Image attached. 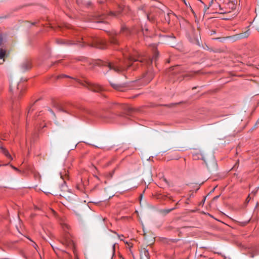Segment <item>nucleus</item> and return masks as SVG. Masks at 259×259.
Masks as SVG:
<instances>
[{
	"label": "nucleus",
	"instance_id": "1",
	"mask_svg": "<svg viewBox=\"0 0 259 259\" xmlns=\"http://www.w3.org/2000/svg\"><path fill=\"white\" fill-rule=\"evenodd\" d=\"M124 60L117 59L111 61H105L99 60L97 64L102 67L107 68L109 70L115 72H119L132 67L133 69H136L138 67L139 64L149 66L152 62L153 60H156L158 53H155L153 58L151 59L147 57L140 56L136 51L133 53H123Z\"/></svg>",
	"mask_w": 259,
	"mask_h": 259
},
{
	"label": "nucleus",
	"instance_id": "2",
	"mask_svg": "<svg viewBox=\"0 0 259 259\" xmlns=\"http://www.w3.org/2000/svg\"><path fill=\"white\" fill-rule=\"evenodd\" d=\"M25 90L24 83L19 82L18 83L11 82L10 85V90L13 93L15 97L20 98L23 95Z\"/></svg>",
	"mask_w": 259,
	"mask_h": 259
},
{
	"label": "nucleus",
	"instance_id": "3",
	"mask_svg": "<svg viewBox=\"0 0 259 259\" xmlns=\"http://www.w3.org/2000/svg\"><path fill=\"white\" fill-rule=\"evenodd\" d=\"M60 241L63 245L72 248L73 252L75 253L74 244L69 234H65L62 238L60 239Z\"/></svg>",
	"mask_w": 259,
	"mask_h": 259
},
{
	"label": "nucleus",
	"instance_id": "4",
	"mask_svg": "<svg viewBox=\"0 0 259 259\" xmlns=\"http://www.w3.org/2000/svg\"><path fill=\"white\" fill-rule=\"evenodd\" d=\"M88 45L100 49H104L106 48V45L104 44V42L99 38H92V42H88Z\"/></svg>",
	"mask_w": 259,
	"mask_h": 259
},
{
	"label": "nucleus",
	"instance_id": "5",
	"mask_svg": "<svg viewBox=\"0 0 259 259\" xmlns=\"http://www.w3.org/2000/svg\"><path fill=\"white\" fill-rule=\"evenodd\" d=\"M20 67L23 72L29 70L32 67L31 61L28 59L24 60L20 65Z\"/></svg>",
	"mask_w": 259,
	"mask_h": 259
},
{
	"label": "nucleus",
	"instance_id": "6",
	"mask_svg": "<svg viewBox=\"0 0 259 259\" xmlns=\"http://www.w3.org/2000/svg\"><path fill=\"white\" fill-rule=\"evenodd\" d=\"M154 76L153 73L152 71H148L143 75V80L145 83H149L153 78Z\"/></svg>",
	"mask_w": 259,
	"mask_h": 259
},
{
	"label": "nucleus",
	"instance_id": "7",
	"mask_svg": "<svg viewBox=\"0 0 259 259\" xmlns=\"http://www.w3.org/2000/svg\"><path fill=\"white\" fill-rule=\"evenodd\" d=\"M193 158L194 160H197V159H202L206 162V164H207L204 155L201 153H199V152L194 153L193 154Z\"/></svg>",
	"mask_w": 259,
	"mask_h": 259
},
{
	"label": "nucleus",
	"instance_id": "8",
	"mask_svg": "<svg viewBox=\"0 0 259 259\" xmlns=\"http://www.w3.org/2000/svg\"><path fill=\"white\" fill-rule=\"evenodd\" d=\"M54 107L58 111H62V112H66V113H67L68 112L67 111V110L66 109V108L63 106L62 105H61V104H59V103H55L54 104Z\"/></svg>",
	"mask_w": 259,
	"mask_h": 259
},
{
	"label": "nucleus",
	"instance_id": "9",
	"mask_svg": "<svg viewBox=\"0 0 259 259\" xmlns=\"http://www.w3.org/2000/svg\"><path fill=\"white\" fill-rule=\"evenodd\" d=\"M57 42H58V44H66L67 45H72V44H78L80 46H83L82 44H79V43H80V42H78V43H75L74 41L73 42L72 41H70V40L65 41L61 39V40H58Z\"/></svg>",
	"mask_w": 259,
	"mask_h": 259
},
{
	"label": "nucleus",
	"instance_id": "10",
	"mask_svg": "<svg viewBox=\"0 0 259 259\" xmlns=\"http://www.w3.org/2000/svg\"><path fill=\"white\" fill-rule=\"evenodd\" d=\"M2 152L10 160H12V157L10 154L9 153V151L5 148L2 147L1 148Z\"/></svg>",
	"mask_w": 259,
	"mask_h": 259
},
{
	"label": "nucleus",
	"instance_id": "11",
	"mask_svg": "<svg viewBox=\"0 0 259 259\" xmlns=\"http://www.w3.org/2000/svg\"><path fill=\"white\" fill-rule=\"evenodd\" d=\"M180 70V66H177L173 67L170 70V75H175L176 73H177Z\"/></svg>",
	"mask_w": 259,
	"mask_h": 259
},
{
	"label": "nucleus",
	"instance_id": "12",
	"mask_svg": "<svg viewBox=\"0 0 259 259\" xmlns=\"http://www.w3.org/2000/svg\"><path fill=\"white\" fill-rule=\"evenodd\" d=\"M110 84L115 89L117 90H118V91H122L121 90L122 89V86L120 84H116V83H112L111 82H110Z\"/></svg>",
	"mask_w": 259,
	"mask_h": 259
},
{
	"label": "nucleus",
	"instance_id": "13",
	"mask_svg": "<svg viewBox=\"0 0 259 259\" xmlns=\"http://www.w3.org/2000/svg\"><path fill=\"white\" fill-rule=\"evenodd\" d=\"M106 18V16L103 15V16H100V17L97 20L96 23L97 24H105L104 20Z\"/></svg>",
	"mask_w": 259,
	"mask_h": 259
},
{
	"label": "nucleus",
	"instance_id": "14",
	"mask_svg": "<svg viewBox=\"0 0 259 259\" xmlns=\"http://www.w3.org/2000/svg\"><path fill=\"white\" fill-rule=\"evenodd\" d=\"M120 31L121 33H125L126 34H127L128 33H130V30L125 26H122Z\"/></svg>",
	"mask_w": 259,
	"mask_h": 259
},
{
	"label": "nucleus",
	"instance_id": "15",
	"mask_svg": "<svg viewBox=\"0 0 259 259\" xmlns=\"http://www.w3.org/2000/svg\"><path fill=\"white\" fill-rule=\"evenodd\" d=\"M6 55V50L0 48V59H4V58Z\"/></svg>",
	"mask_w": 259,
	"mask_h": 259
},
{
	"label": "nucleus",
	"instance_id": "16",
	"mask_svg": "<svg viewBox=\"0 0 259 259\" xmlns=\"http://www.w3.org/2000/svg\"><path fill=\"white\" fill-rule=\"evenodd\" d=\"M48 111L50 114L49 115L50 116V118L52 119H54L55 118L56 116H55V114L54 112L53 111V110L51 109H48Z\"/></svg>",
	"mask_w": 259,
	"mask_h": 259
},
{
	"label": "nucleus",
	"instance_id": "17",
	"mask_svg": "<svg viewBox=\"0 0 259 259\" xmlns=\"http://www.w3.org/2000/svg\"><path fill=\"white\" fill-rule=\"evenodd\" d=\"M61 226L64 231H66L69 228V226L65 223H62Z\"/></svg>",
	"mask_w": 259,
	"mask_h": 259
},
{
	"label": "nucleus",
	"instance_id": "18",
	"mask_svg": "<svg viewBox=\"0 0 259 259\" xmlns=\"http://www.w3.org/2000/svg\"><path fill=\"white\" fill-rule=\"evenodd\" d=\"M111 42L115 44H117V40L116 38H114V36H112V38L111 39Z\"/></svg>",
	"mask_w": 259,
	"mask_h": 259
},
{
	"label": "nucleus",
	"instance_id": "19",
	"mask_svg": "<svg viewBox=\"0 0 259 259\" xmlns=\"http://www.w3.org/2000/svg\"><path fill=\"white\" fill-rule=\"evenodd\" d=\"M144 255L147 257L149 255V252L147 250L144 249L143 251Z\"/></svg>",
	"mask_w": 259,
	"mask_h": 259
},
{
	"label": "nucleus",
	"instance_id": "20",
	"mask_svg": "<svg viewBox=\"0 0 259 259\" xmlns=\"http://www.w3.org/2000/svg\"><path fill=\"white\" fill-rule=\"evenodd\" d=\"M219 7L220 8V12H219L220 13L222 14V13H225L226 12H224L223 9H222V8L221 7V6L220 5H218Z\"/></svg>",
	"mask_w": 259,
	"mask_h": 259
},
{
	"label": "nucleus",
	"instance_id": "21",
	"mask_svg": "<svg viewBox=\"0 0 259 259\" xmlns=\"http://www.w3.org/2000/svg\"><path fill=\"white\" fill-rule=\"evenodd\" d=\"M100 90V87H98L97 89H93L94 92H99Z\"/></svg>",
	"mask_w": 259,
	"mask_h": 259
},
{
	"label": "nucleus",
	"instance_id": "22",
	"mask_svg": "<svg viewBox=\"0 0 259 259\" xmlns=\"http://www.w3.org/2000/svg\"><path fill=\"white\" fill-rule=\"evenodd\" d=\"M118 238H119L120 240H123V235H118Z\"/></svg>",
	"mask_w": 259,
	"mask_h": 259
},
{
	"label": "nucleus",
	"instance_id": "23",
	"mask_svg": "<svg viewBox=\"0 0 259 259\" xmlns=\"http://www.w3.org/2000/svg\"><path fill=\"white\" fill-rule=\"evenodd\" d=\"M51 246L52 247L53 250L56 252V249H58V248L56 246H54L53 245L51 244Z\"/></svg>",
	"mask_w": 259,
	"mask_h": 259
},
{
	"label": "nucleus",
	"instance_id": "24",
	"mask_svg": "<svg viewBox=\"0 0 259 259\" xmlns=\"http://www.w3.org/2000/svg\"><path fill=\"white\" fill-rule=\"evenodd\" d=\"M110 14H111V15H112L113 16H114V17H116L117 16V14H116V13L111 12Z\"/></svg>",
	"mask_w": 259,
	"mask_h": 259
},
{
	"label": "nucleus",
	"instance_id": "25",
	"mask_svg": "<svg viewBox=\"0 0 259 259\" xmlns=\"http://www.w3.org/2000/svg\"><path fill=\"white\" fill-rule=\"evenodd\" d=\"M258 189V188H257L256 190H255L253 191L252 192L251 194L253 193V194H254V195H255V193L257 192Z\"/></svg>",
	"mask_w": 259,
	"mask_h": 259
},
{
	"label": "nucleus",
	"instance_id": "26",
	"mask_svg": "<svg viewBox=\"0 0 259 259\" xmlns=\"http://www.w3.org/2000/svg\"><path fill=\"white\" fill-rule=\"evenodd\" d=\"M114 250H115V244H114L113 246H112V251H113V254H114Z\"/></svg>",
	"mask_w": 259,
	"mask_h": 259
},
{
	"label": "nucleus",
	"instance_id": "27",
	"mask_svg": "<svg viewBox=\"0 0 259 259\" xmlns=\"http://www.w3.org/2000/svg\"><path fill=\"white\" fill-rule=\"evenodd\" d=\"M3 41V38L0 35V46H1Z\"/></svg>",
	"mask_w": 259,
	"mask_h": 259
},
{
	"label": "nucleus",
	"instance_id": "28",
	"mask_svg": "<svg viewBox=\"0 0 259 259\" xmlns=\"http://www.w3.org/2000/svg\"><path fill=\"white\" fill-rule=\"evenodd\" d=\"M46 126V124H45L44 125H39V127L40 128H43V127H45Z\"/></svg>",
	"mask_w": 259,
	"mask_h": 259
},
{
	"label": "nucleus",
	"instance_id": "29",
	"mask_svg": "<svg viewBox=\"0 0 259 259\" xmlns=\"http://www.w3.org/2000/svg\"><path fill=\"white\" fill-rule=\"evenodd\" d=\"M98 27V29H102L104 28L102 26H97Z\"/></svg>",
	"mask_w": 259,
	"mask_h": 259
},
{
	"label": "nucleus",
	"instance_id": "30",
	"mask_svg": "<svg viewBox=\"0 0 259 259\" xmlns=\"http://www.w3.org/2000/svg\"><path fill=\"white\" fill-rule=\"evenodd\" d=\"M63 76L67 77V76H66L65 75H63V74H62L61 75L59 76L58 78L62 77H63Z\"/></svg>",
	"mask_w": 259,
	"mask_h": 259
},
{
	"label": "nucleus",
	"instance_id": "31",
	"mask_svg": "<svg viewBox=\"0 0 259 259\" xmlns=\"http://www.w3.org/2000/svg\"><path fill=\"white\" fill-rule=\"evenodd\" d=\"M174 208H172L171 209H168L166 211L167 212H169L170 211H171L172 210H173Z\"/></svg>",
	"mask_w": 259,
	"mask_h": 259
},
{
	"label": "nucleus",
	"instance_id": "32",
	"mask_svg": "<svg viewBox=\"0 0 259 259\" xmlns=\"http://www.w3.org/2000/svg\"><path fill=\"white\" fill-rule=\"evenodd\" d=\"M208 8H209V7H207L206 6H205V11H206L207 9H208Z\"/></svg>",
	"mask_w": 259,
	"mask_h": 259
},
{
	"label": "nucleus",
	"instance_id": "33",
	"mask_svg": "<svg viewBox=\"0 0 259 259\" xmlns=\"http://www.w3.org/2000/svg\"><path fill=\"white\" fill-rule=\"evenodd\" d=\"M33 246L36 248V246H37V245H36V244H35V243L33 242Z\"/></svg>",
	"mask_w": 259,
	"mask_h": 259
},
{
	"label": "nucleus",
	"instance_id": "34",
	"mask_svg": "<svg viewBox=\"0 0 259 259\" xmlns=\"http://www.w3.org/2000/svg\"><path fill=\"white\" fill-rule=\"evenodd\" d=\"M219 197V196H215L214 199H218Z\"/></svg>",
	"mask_w": 259,
	"mask_h": 259
},
{
	"label": "nucleus",
	"instance_id": "35",
	"mask_svg": "<svg viewBox=\"0 0 259 259\" xmlns=\"http://www.w3.org/2000/svg\"><path fill=\"white\" fill-rule=\"evenodd\" d=\"M31 112V109H29V110H28V114H29Z\"/></svg>",
	"mask_w": 259,
	"mask_h": 259
},
{
	"label": "nucleus",
	"instance_id": "36",
	"mask_svg": "<svg viewBox=\"0 0 259 259\" xmlns=\"http://www.w3.org/2000/svg\"><path fill=\"white\" fill-rule=\"evenodd\" d=\"M212 1H213V0H212V1H211V3L209 4V7H210V6H211V4H212Z\"/></svg>",
	"mask_w": 259,
	"mask_h": 259
},
{
	"label": "nucleus",
	"instance_id": "37",
	"mask_svg": "<svg viewBox=\"0 0 259 259\" xmlns=\"http://www.w3.org/2000/svg\"><path fill=\"white\" fill-rule=\"evenodd\" d=\"M247 200L248 202H249V199H247Z\"/></svg>",
	"mask_w": 259,
	"mask_h": 259
},
{
	"label": "nucleus",
	"instance_id": "38",
	"mask_svg": "<svg viewBox=\"0 0 259 259\" xmlns=\"http://www.w3.org/2000/svg\"><path fill=\"white\" fill-rule=\"evenodd\" d=\"M41 114H40L39 113V114H38V116H41Z\"/></svg>",
	"mask_w": 259,
	"mask_h": 259
}]
</instances>
